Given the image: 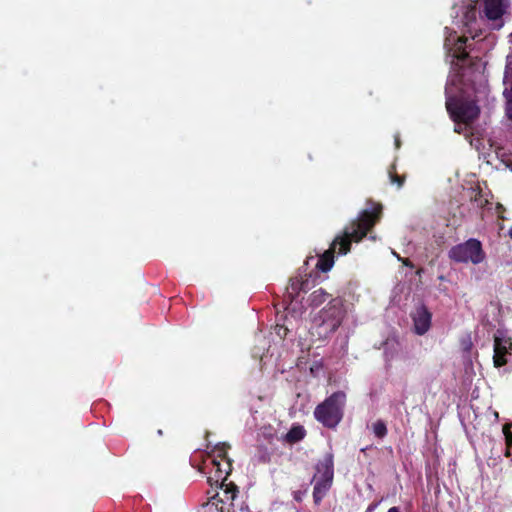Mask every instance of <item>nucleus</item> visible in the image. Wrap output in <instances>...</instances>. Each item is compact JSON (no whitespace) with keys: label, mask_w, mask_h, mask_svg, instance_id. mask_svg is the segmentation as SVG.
Returning <instances> with one entry per match:
<instances>
[{"label":"nucleus","mask_w":512,"mask_h":512,"mask_svg":"<svg viewBox=\"0 0 512 512\" xmlns=\"http://www.w3.org/2000/svg\"><path fill=\"white\" fill-rule=\"evenodd\" d=\"M371 207L362 210L358 217L350 221L333 239L329 249L322 253L317 261L316 268L321 272H328L334 265V255H346L351 250L353 242L359 243L380 221L382 205L368 201Z\"/></svg>","instance_id":"1"},{"label":"nucleus","mask_w":512,"mask_h":512,"mask_svg":"<svg viewBox=\"0 0 512 512\" xmlns=\"http://www.w3.org/2000/svg\"><path fill=\"white\" fill-rule=\"evenodd\" d=\"M346 310L340 297L332 298L313 318L312 334L326 339L341 326Z\"/></svg>","instance_id":"2"},{"label":"nucleus","mask_w":512,"mask_h":512,"mask_svg":"<svg viewBox=\"0 0 512 512\" xmlns=\"http://www.w3.org/2000/svg\"><path fill=\"white\" fill-rule=\"evenodd\" d=\"M345 404V392L336 391L315 407L314 417L324 427L334 429L343 419Z\"/></svg>","instance_id":"3"},{"label":"nucleus","mask_w":512,"mask_h":512,"mask_svg":"<svg viewBox=\"0 0 512 512\" xmlns=\"http://www.w3.org/2000/svg\"><path fill=\"white\" fill-rule=\"evenodd\" d=\"M449 258L457 263L480 264L486 258L482 243L475 238H470L463 243L453 246L448 252Z\"/></svg>","instance_id":"4"},{"label":"nucleus","mask_w":512,"mask_h":512,"mask_svg":"<svg viewBox=\"0 0 512 512\" xmlns=\"http://www.w3.org/2000/svg\"><path fill=\"white\" fill-rule=\"evenodd\" d=\"M446 108L454 122L466 125L473 123L480 114V108L473 100L450 97L446 101Z\"/></svg>","instance_id":"5"},{"label":"nucleus","mask_w":512,"mask_h":512,"mask_svg":"<svg viewBox=\"0 0 512 512\" xmlns=\"http://www.w3.org/2000/svg\"><path fill=\"white\" fill-rule=\"evenodd\" d=\"M230 449L228 443H218L212 450L211 464L214 469V476H209L208 481L215 480L216 483L221 482V487L225 484L227 477L232 470V461L227 456V451Z\"/></svg>","instance_id":"6"},{"label":"nucleus","mask_w":512,"mask_h":512,"mask_svg":"<svg viewBox=\"0 0 512 512\" xmlns=\"http://www.w3.org/2000/svg\"><path fill=\"white\" fill-rule=\"evenodd\" d=\"M512 351V341L510 338L494 335V355L493 364L496 368H500L507 364V355Z\"/></svg>","instance_id":"7"},{"label":"nucleus","mask_w":512,"mask_h":512,"mask_svg":"<svg viewBox=\"0 0 512 512\" xmlns=\"http://www.w3.org/2000/svg\"><path fill=\"white\" fill-rule=\"evenodd\" d=\"M412 319L414 322L415 333L418 335H424L430 329L432 314L426 306L420 305L412 314Z\"/></svg>","instance_id":"8"},{"label":"nucleus","mask_w":512,"mask_h":512,"mask_svg":"<svg viewBox=\"0 0 512 512\" xmlns=\"http://www.w3.org/2000/svg\"><path fill=\"white\" fill-rule=\"evenodd\" d=\"M318 478L332 479L334 478V456L332 453H326L315 466Z\"/></svg>","instance_id":"9"},{"label":"nucleus","mask_w":512,"mask_h":512,"mask_svg":"<svg viewBox=\"0 0 512 512\" xmlns=\"http://www.w3.org/2000/svg\"><path fill=\"white\" fill-rule=\"evenodd\" d=\"M484 13L489 20H497L504 14L503 0H484Z\"/></svg>","instance_id":"10"},{"label":"nucleus","mask_w":512,"mask_h":512,"mask_svg":"<svg viewBox=\"0 0 512 512\" xmlns=\"http://www.w3.org/2000/svg\"><path fill=\"white\" fill-rule=\"evenodd\" d=\"M308 283V278L302 279L301 277H292L289 280V284L286 288L287 297L290 301L296 300L301 292L306 293V288H303V285Z\"/></svg>","instance_id":"11"},{"label":"nucleus","mask_w":512,"mask_h":512,"mask_svg":"<svg viewBox=\"0 0 512 512\" xmlns=\"http://www.w3.org/2000/svg\"><path fill=\"white\" fill-rule=\"evenodd\" d=\"M329 296L330 295L323 288H319L310 294L308 299L309 305L311 307H319L329 298Z\"/></svg>","instance_id":"12"},{"label":"nucleus","mask_w":512,"mask_h":512,"mask_svg":"<svg viewBox=\"0 0 512 512\" xmlns=\"http://www.w3.org/2000/svg\"><path fill=\"white\" fill-rule=\"evenodd\" d=\"M306 435V431L303 426H293L285 436L288 443L294 444L301 441Z\"/></svg>","instance_id":"13"},{"label":"nucleus","mask_w":512,"mask_h":512,"mask_svg":"<svg viewBox=\"0 0 512 512\" xmlns=\"http://www.w3.org/2000/svg\"><path fill=\"white\" fill-rule=\"evenodd\" d=\"M200 512H225V503L222 499L213 497L202 506Z\"/></svg>","instance_id":"14"},{"label":"nucleus","mask_w":512,"mask_h":512,"mask_svg":"<svg viewBox=\"0 0 512 512\" xmlns=\"http://www.w3.org/2000/svg\"><path fill=\"white\" fill-rule=\"evenodd\" d=\"M372 429L374 435L379 439H383L388 432L386 423L383 420H377L375 423H373Z\"/></svg>","instance_id":"15"},{"label":"nucleus","mask_w":512,"mask_h":512,"mask_svg":"<svg viewBox=\"0 0 512 512\" xmlns=\"http://www.w3.org/2000/svg\"><path fill=\"white\" fill-rule=\"evenodd\" d=\"M256 460L260 464H267L271 461V454L268 449L264 446H259L257 448V453L255 455Z\"/></svg>","instance_id":"16"},{"label":"nucleus","mask_w":512,"mask_h":512,"mask_svg":"<svg viewBox=\"0 0 512 512\" xmlns=\"http://www.w3.org/2000/svg\"><path fill=\"white\" fill-rule=\"evenodd\" d=\"M389 177L392 184H396L398 188H401L405 182L404 175H398L396 172L395 165H392L389 169Z\"/></svg>","instance_id":"17"},{"label":"nucleus","mask_w":512,"mask_h":512,"mask_svg":"<svg viewBox=\"0 0 512 512\" xmlns=\"http://www.w3.org/2000/svg\"><path fill=\"white\" fill-rule=\"evenodd\" d=\"M511 427H512V424H506L503 426V434H504V437H505V442H506V452H505V455L506 456H509L510 455V447L512 446V432H511Z\"/></svg>","instance_id":"18"},{"label":"nucleus","mask_w":512,"mask_h":512,"mask_svg":"<svg viewBox=\"0 0 512 512\" xmlns=\"http://www.w3.org/2000/svg\"><path fill=\"white\" fill-rule=\"evenodd\" d=\"M329 489L314 485L313 500L316 505H319Z\"/></svg>","instance_id":"19"},{"label":"nucleus","mask_w":512,"mask_h":512,"mask_svg":"<svg viewBox=\"0 0 512 512\" xmlns=\"http://www.w3.org/2000/svg\"><path fill=\"white\" fill-rule=\"evenodd\" d=\"M504 96L506 98V115L512 120V85L509 90L504 91Z\"/></svg>","instance_id":"20"},{"label":"nucleus","mask_w":512,"mask_h":512,"mask_svg":"<svg viewBox=\"0 0 512 512\" xmlns=\"http://www.w3.org/2000/svg\"><path fill=\"white\" fill-rule=\"evenodd\" d=\"M225 486H226V488L224 490V493L226 495V498L228 500L233 501L235 499V497L237 496V494H238L237 486L235 484H233V483L227 484Z\"/></svg>","instance_id":"21"},{"label":"nucleus","mask_w":512,"mask_h":512,"mask_svg":"<svg viewBox=\"0 0 512 512\" xmlns=\"http://www.w3.org/2000/svg\"><path fill=\"white\" fill-rule=\"evenodd\" d=\"M313 480L315 481L314 485H317L319 487H323L326 489H330L333 483L332 479H324V478H318L317 475H314Z\"/></svg>","instance_id":"22"},{"label":"nucleus","mask_w":512,"mask_h":512,"mask_svg":"<svg viewBox=\"0 0 512 512\" xmlns=\"http://www.w3.org/2000/svg\"><path fill=\"white\" fill-rule=\"evenodd\" d=\"M378 503H371L365 512H373V510L377 507Z\"/></svg>","instance_id":"23"},{"label":"nucleus","mask_w":512,"mask_h":512,"mask_svg":"<svg viewBox=\"0 0 512 512\" xmlns=\"http://www.w3.org/2000/svg\"><path fill=\"white\" fill-rule=\"evenodd\" d=\"M467 57H468V53H466V52H462V53L458 56V58H459L460 60H462V61H464Z\"/></svg>","instance_id":"24"},{"label":"nucleus","mask_w":512,"mask_h":512,"mask_svg":"<svg viewBox=\"0 0 512 512\" xmlns=\"http://www.w3.org/2000/svg\"><path fill=\"white\" fill-rule=\"evenodd\" d=\"M403 264L408 267H413V263L409 259L403 260Z\"/></svg>","instance_id":"25"},{"label":"nucleus","mask_w":512,"mask_h":512,"mask_svg":"<svg viewBox=\"0 0 512 512\" xmlns=\"http://www.w3.org/2000/svg\"><path fill=\"white\" fill-rule=\"evenodd\" d=\"M387 512H401V511H400L399 507L394 506V507L389 508Z\"/></svg>","instance_id":"26"},{"label":"nucleus","mask_w":512,"mask_h":512,"mask_svg":"<svg viewBox=\"0 0 512 512\" xmlns=\"http://www.w3.org/2000/svg\"><path fill=\"white\" fill-rule=\"evenodd\" d=\"M508 235L512 239V227L508 230Z\"/></svg>","instance_id":"27"},{"label":"nucleus","mask_w":512,"mask_h":512,"mask_svg":"<svg viewBox=\"0 0 512 512\" xmlns=\"http://www.w3.org/2000/svg\"><path fill=\"white\" fill-rule=\"evenodd\" d=\"M303 288H306V292L309 290V282L306 285H303Z\"/></svg>","instance_id":"28"},{"label":"nucleus","mask_w":512,"mask_h":512,"mask_svg":"<svg viewBox=\"0 0 512 512\" xmlns=\"http://www.w3.org/2000/svg\"><path fill=\"white\" fill-rule=\"evenodd\" d=\"M396 146L399 147V140H396Z\"/></svg>","instance_id":"29"},{"label":"nucleus","mask_w":512,"mask_h":512,"mask_svg":"<svg viewBox=\"0 0 512 512\" xmlns=\"http://www.w3.org/2000/svg\"><path fill=\"white\" fill-rule=\"evenodd\" d=\"M158 434L162 435V430L161 429L158 430Z\"/></svg>","instance_id":"30"}]
</instances>
